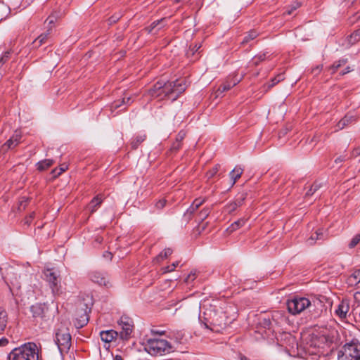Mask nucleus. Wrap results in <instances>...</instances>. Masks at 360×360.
Instances as JSON below:
<instances>
[{
	"label": "nucleus",
	"instance_id": "nucleus-1",
	"mask_svg": "<svg viewBox=\"0 0 360 360\" xmlns=\"http://www.w3.org/2000/svg\"><path fill=\"white\" fill-rule=\"evenodd\" d=\"M186 89L185 84H182L181 82L176 80L175 82H158L154 84L153 87L150 90V94L153 97H163L170 96L174 94L172 97V101H175L177 97L184 92Z\"/></svg>",
	"mask_w": 360,
	"mask_h": 360
},
{
	"label": "nucleus",
	"instance_id": "nucleus-2",
	"mask_svg": "<svg viewBox=\"0 0 360 360\" xmlns=\"http://www.w3.org/2000/svg\"><path fill=\"white\" fill-rule=\"evenodd\" d=\"M8 360H40L38 347L34 342H27L13 349L8 356Z\"/></svg>",
	"mask_w": 360,
	"mask_h": 360
},
{
	"label": "nucleus",
	"instance_id": "nucleus-3",
	"mask_svg": "<svg viewBox=\"0 0 360 360\" xmlns=\"http://www.w3.org/2000/svg\"><path fill=\"white\" fill-rule=\"evenodd\" d=\"M145 350L152 356H162L172 350L170 343L163 339H148L145 345Z\"/></svg>",
	"mask_w": 360,
	"mask_h": 360
},
{
	"label": "nucleus",
	"instance_id": "nucleus-4",
	"mask_svg": "<svg viewBox=\"0 0 360 360\" xmlns=\"http://www.w3.org/2000/svg\"><path fill=\"white\" fill-rule=\"evenodd\" d=\"M42 278L48 283L54 296H59L63 293L61 278L57 271L53 269H46L43 271Z\"/></svg>",
	"mask_w": 360,
	"mask_h": 360
},
{
	"label": "nucleus",
	"instance_id": "nucleus-5",
	"mask_svg": "<svg viewBox=\"0 0 360 360\" xmlns=\"http://www.w3.org/2000/svg\"><path fill=\"white\" fill-rule=\"evenodd\" d=\"M339 360H359L360 359V344L357 340H352L344 345L342 350L339 352Z\"/></svg>",
	"mask_w": 360,
	"mask_h": 360
},
{
	"label": "nucleus",
	"instance_id": "nucleus-6",
	"mask_svg": "<svg viewBox=\"0 0 360 360\" xmlns=\"http://www.w3.org/2000/svg\"><path fill=\"white\" fill-rule=\"evenodd\" d=\"M227 310L224 311L222 309H214L209 313L211 323L214 326H218L223 328L234 320V318H229L227 316Z\"/></svg>",
	"mask_w": 360,
	"mask_h": 360
},
{
	"label": "nucleus",
	"instance_id": "nucleus-7",
	"mask_svg": "<svg viewBox=\"0 0 360 360\" xmlns=\"http://www.w3.org/2000/svg\"><path fill=\"white\" fill-rule=\"evenodd\" d=\"M310 305L309 300L303 297H294L287 302L288 309L293 315L300 314Z\"/></svg>",
	"mask_w": 360,
	"mask_h": 360
},
{
	"label": "nucleus",
	"instance_id": "nucleus-8",
	"mask_svg": "<svg viewBox=\"0 0 360 360\" xmlns=\"http://www.w3.org/2000/svg\"><path fill=\"white\" fill-rule=\"evenodd\" d=\"M90 312L91 307L84 302L79 303L75 313L74 324L77 328H81L88 323Z\"/></svg>",
	"mask_w": 360,
	"mask_h": 360
},
{
	"label": "nucleus",
	"instance_id": "nucleus-9",
	"mask_svg": "<svg viewBox=\"0 0 360 360\" xmlns=\"http://www.w3.org/2000/svg\"><path fill=\"white\" fill-rule=\"evenodd\" d=\"M55 342L60 352H68L71 345V335L67 328H58L56 332Z\"/></svg>",
	"mask_w": 360,
	"mask_h": 360
},
{
	"label": "nucleus",
	"instance_id": "nucleus-10",
	"mask_svg": "<svg viewBox=\"0 0 360 360\" xmlns=\"http://www.w3.org/2000/svg\"><path fill=\"white\" fill-rule=\"evenodd\" d=\"M117 323L121 328V330L118 333L120 338L124 340L129 339L134 330L132 319L129 316H122Z\"/></svg>",
	"mask_w": 360,
	"mask_h": 360
},
{
	"label": "nucleus",
	"instance_id": "nucleus-11",
	"mask_svg": "<svg viewBox=\"0 0 360 360\" xmlns=\"http://www.w3.org/2000/svg\"><path fill=\"white\" fill-rule=\"evenodd\" d=\"M245 199V195L241 194L235 200L230 202L225 206V211L229 214H232L235 210H237L238 207L243 205Z\"/></svg>",
	"mask_w": 360,
	"mask_h": 360
},
{
	"label": "nucleus",
	"instance_id": "nucleus-12",
	"mask_svg": "<svg viewBox=\"0 0 360 360\" xmlns=\"http://www.w3.org/2000/svg\"><path fill=\"white\" fill-rule=\"evenodd\" d=\"M21 135L15 132L3 146V150L6 151L8 149L14 148L17 146L20 141Z\"/></svg>",
	"mask_w": 360,
	"mask_h": 360
},
{
	"label": "nucleus",
	"instance_id": "nucleus-13",
	"mask_svg": "<svg viewBox=\"0 0 360 360\" xmlns=\"http://www.w3.org/2000/svg\"><path fill=\"white\" fill-rule=\"evenodd\" d=\"M91 280L100 285L107 286L108 281L105 275L101 272L94 271L91 274Z\"/></svg>",
	"mask_w": 360,
	"mask_h": 360
},
{
	"label": "nucleus",
	"instance_id": "nucleus-14",
	"mask_svg": "<svg viewBox=\"0 0 360 360\" xmlns=\"http://www.w3.org/2000/svg\"><path fill=\"white\" fill-rule=\"evenodd\" d=\"M119 335L118 332L114 330H103L100 332L102 341L110 343Z\"/></svg>",
	"mask_w": 360,
	"mask_h": 360
},
{
	"label": "nucleus",
	"instance_id": "nucleus-15",
	"mask_svg": "<svg viewBox=\"0 0 360 360\" xmlns=\"http://www.w3.org/2000/svg\"><path fill=\"white\" fill-rule=\"evenodd\" d=\"M349 309V303L347 301L342 300L335 309V313L340 319H344L346 318Z\"/></svg>",
	"mask_w": 360,
	"mask_h": 360
},
{
	"label": "nucleus",
	"instance_id": "nucleus-16",
	"mask_svg": "<svg viewBox=\"0 0 360 360\" xmlns=\"http://www.w3.org/2000/svg\"><path fill=\"white\" fill-rule=\"evenodd\" d=\"M356 120L355 117L352 115H345L342 120H340L336 125L335 131H338L344 129L345 127L349 125L350 123Z\"/></svg>",
	"mask_w": 360,
	"mask_h": 360
},
{
	"label": "nucleus",
	"instance_id": "nucleus-17",
	"mask_svg": "<svg viewBox=\"0 0 360 360\" xmlns=\"http://www.w3.org/2000/svg\"><path fill=\"white\" fill-rule=\"evenodd\" d=\"M103 200V198L101 195H97L91 200L88 205V209L91 214L96 212L97 208L101 205Z\"/></svg>",
	"mask_w": 360,
	"mask_h": 360
},
{
	"label": "nucleus",
	"instance_id": "nucleus-18",
	"mask_svg": "<svg viewBox=\"0 0 360 360\" xmlns=\"http://www.w3.org/2000/svg\"><path fill=\"white\" fill-rule=\"evenodd\" d=\"M326 237L325 232L323 229H318L311 237L307 240L309 245H312L316 240H324Z\"/></svg>",
	"mask_w": 360,
	"mask_h": 360
},
{
	"label": "nucleus",
	"instance_id": "nucleus-19",
	"mask_svg": "<svg viewBox=\"0 0 360 360\" xmlns=\"http://www.w3.org/2000/svg\"><path fill=\"white\" fill-rule=\"evenodd\" d=\"M45 306L37 304L31 307V311L34 317H43L45 314Z\"/></svg>",
	"mask_w": 360,
	"mask_h": 360
},
{
	"label": "nucleus",
	"instance_id": "nucleus-20",
	"mask_svg": "<svg viewBox=\"0 0 360 360\" xmlns=\"http://www.w3.org/2000/svg\"><path fill=\"white\" fill-rule=\"evenodd\" d=\"M243 172V169L239 166H236L229 174L232 180V186L234 185L236 181L241 176Z\"/></svg>",
	"mask_w": 360,
	"mask_h": 360
},
{
	"label": "nucleus",
	"instance_id": "nucleus-21",
	"mask_svg": "<svg viewBox=\"0 0 360 360\" xmlns=\"http://www.w3.org/2000/svg\"><path fill=\"white\" fill-rule=\"evenodd\" d=\"M245 221H246V219H245L244 218H241V219L234 221L233 224H231L230 226H229L226 229V231L228 233H231L236 231L239 228L244 226V224H245Z\"/></svg>",
	"mask_w": 360,
	"mask_h": 360
},
{
	"label": "nucleus",
	"instance_id": "nucleus-22",
	"mask_svg": "<svg viewBox=\"0 0 360 360\" xmlns=\"http://www.w3.org/2000/svg\"><path fill=\"white\" fill-rule=\"evenodd\" d=\"M8 323V314L6 310L0 309V334L5 330Z\"/></svg>",
	"mask_w": 360,
	"mask_h": 360
},
{
	"label": "nucleus",
	"instance_id": "nucleus-23",
	"mask_svg": "<svg viewBox=\"0 0 360 360\" xmlns=\"http://www.w3.org/2000/svg\"><path fill=\"white\" fill-rule=\"evenodd\" d=\"M172 250L171 248H166L162 252H161L158 256H156L153 262L156 263H160L165 259L167 258L172 254Z\"/></svg>",
	"mask_w": 360,
	"mask_h": 360
},
{
	"label": "nucleus",
	"instance_id": "nucleus-24",
	"mask_svg": "<svg viewBox=\"0 0 360 360\" xmlns=\"http://www.w3.org/2000/svg\"><path fill=\"white\" fill-rule=\"evenodd\" d=\"M53 163V160L46 159L37 163V168L39 171L42 172L49 168Z\"/></svg>",
	"mask_w": 360,
	"mask_h": 360
},
{
	"label": "nucleus",
	"instance_id": "nucleus-25",
	"mask_svg": "<svg viewBox=\"0 0 360 360\" xmlns=\"http://www.w3.org/2000/svg\"><path fill=\"white\" fill-rule=\"evenodd\" d=\"M350 285H358L360 283V269H356L348 278Z\"/></svg>",
	"mask_w": 360,
	"mask_h": 360
},
{
	"label": "nucleus",
	"instance_id": "nucleus-26",
	"mask_svg": "<svg viewBox=\"0 0 360 360\" xmlns=\"http://www.w3.org/2000/svg\"><path fill=\"white\" fill-rule=\"evenodd\" d=\"M360 39V30L354 31L347 37V42L349 45H353L359 41Z\"/></svg>",
	"mask_w": 360,
	"mask_h": 360
},
{
	"label": "nucleus",
	"instance_id": "nucleus-27",
	"mask_svg": "<svg viewBox=\"0 0 360 360\" xmlns=\"http://www.w3.org/2000/svg\"><path fill=\"white\" fill-rule=\"evenodd\" d=\"M169 338L174 339L178 343H181L184 338V333L181 330H174L170 333Z\"/></svg>",
	"mask_w": 360,
	"mask_h": 360
},
{
	"label": "nucleus",
	"instance_id": "nucleus-28",
	"mask_svg": "<svg viewBox=\"0 0 360 360\" xmlns=\"http://www.w3.org/2000/svg\"><path fill=\"white\" fill-rule=\"evenodd\" d=\"M131 103V98H129V97L123 98L121 102L120 101L115 102L112 105L111 108H112V110H115L117 108H121L123 105H128Z\"/></svg>",
	"mask_w": 360,
	"mask_h": 360
},
{
	"label": "nucleus",
	"instance_id": "nucleus-29",
	"mask_svg": "<svg viewBox=\"0 0 360 360\" xmlns=\"http://www.w3.org/2000/svg\"><path fill=\"white\" fill-rule=\"evenodd\" d=\"M347 59H340L338 61L335 62L330 67V69L332 70V73H334L339 68L346 64Z\"/></svg>",
	"mask_w": 360,
	"mask_h": 360
},
{
	"label": "nucleus",
	"instance_id": "nucleus-30",
	"mask_svg": "<svg viewBox=\"0 0 360 360\" xmlns=\"http://www.w3.org/2000/svg\"><path fill=\"white\" fill-rule=\"evenodd\" d=\"M146 139L145 135H138L135 137V139L131 141V147L133 149L137 148L139 145L141 143Z\"/></svg>",
	"mask_w": 360,
	"mask_h": 360
},
{
	"label": "nucleus",
	"instance_id": "nucleus-31",
	"mask_svg": "<svg viewBox=\"0 0 360 360\" xmlns=\"http://www.w3.org/2000/svg\"><path fill=\"white\" fill-rule=\"evenodd\" d=\"M231 87H233V84H231L229 79H228L219 87L217 92L222 94L224 91L229 90Z\"/></svg>",
	"mask_w": 360,
	"mask_h": 360
},
{
	"label": "nucleus",
	"instance_id": "nucleus-32",
	"mask_svg": "<svg viewBox=\"0 0 360 360\" xmlns=\"http://www.w3.org/2000/svg\"><path fill=\"white\" fill-rule=\"evenodd\" d=\"M321 187V184L318 182H315L311 188L306 193V196L312 195L316 191H317Z\"/></svg>",
	"mask_w": 360,
	"mask_h": 360
},
{
	"label": "nucleus",
	"instance_id": "nucleus-33",
	"mask_svg": "<svg viewBox=\"0 0 360 360\" xmlns=\"http://www.w3.org/2000/svg\"><path fill=\"white\" fill-rule=\"evenodd\" d=\"M257 36V33L255 31H250L248 33V34L244 37L242 44L248 43L250 40L255 39Z\"/></svg>",
	"mask_w": 360,
	"mask_h": 360
},
{
	"label": "nucleus",
	"instance_id": "nucleus-34",
	"mask_svg": "<svg viewBox=\"0 0 360 360\" xmlns=\"http://www.w3.org/2000/svg\"><path fill=\"white\" fill-rule=\"evenodd\" d=\"M220 168L219 165H216L214 167H212L210 170L207 172V177L208 179L213 178L219 172Z\"/></svg>",
	"mask_w": 360,
	"mask_h": 360
},
{
	"label": "nucleus",
	"instance_id": "nucleus-35",
	"mask_svg": "<svg viewBox=\"0 0 360 360\" xmlns=\"http://www.w3.org/2000/svg\"><path fill=\"white\" fill-rule=\"evenodd\" d=\"M359 242H360V233H358V234H356V236H354L352 238V240H351V241H350V243H349V247L350 248H354L356 245H357V244H358Z\"/></svg>",
	"mask_w": 360,
	"mask_h": 360
},
{
	"label": "nucleus",
	"instance_id": "nucleus-36",
	"mask_svg": "<svg viewBox=\"0 0 360 360\" xmlns=\"http://www.w3.org/2000/svg\"><path fill=\"white\" fill-rule=\"evenodd\" d=\"M66 169H68V166L65 165H61V167L59 169H54L52 170V174L54 176H57L62 174L63 172H65Z\"/></svg>",
	"mask_w": 360,
	"mask_h": 360
},
{
	"label": "nucleus",
	"instance_id": "nucleus-37",
	"mask_svg": "<svg viewBox=\"0 0 360 360\" xmlns=\"http://www.w3.org/2000/svg\"><path fill=\"white\" fill-rule=\"evenodd\" d=\"M284 79V77L283 75H278L276 77L271 79V83L268 86V89H270L275 86L277 83H278L280 81L283 80Z\"/></svg>",
	"mask_w": 360,
	"mask_h": 360
},
{
	"label": "nucleus",
	"instance_id": "nucleus-38",
	"mask_svg": "<svg viewBox=\"0 0 360 360\" xmlns=\"http://www.w3.org/2000/svg\"><path fill=\"white\" fill-rule=\"evenodd\" d=\"M210 212V210L208 207H206V208H204L203 210H202L199 213L200 219L202 221L205 219L207 217V216L209 215Z\"/></svg>",
	"mask_w": 360,
	"mask_h": 360
},
{
	"label": "nucleus",
	"instance_id": "nucleus-39",
	"mask_svg": "<svg viewBox=\"0 0 360 360\" xmlns=\"http://www.w3.org/2000/svg\"><path fill=\"white\" fill-rule=\"evenodd\" d=\"M179 264V262H175L172 263L171 265L167 266L164 268L163 273H168V272H172V271H174L175 268L176 266H178Z\"/></svg>",
	"mask_w": 360,
	"mask_h": 360
},
{
	"label": "nucleus",
	"instance_id": "nucleus-40",
	"mask_svg": "<svg viewBox=\"0 0 360 360\" xmlns=\"http://www.w3.org/2000/svg\"><path fill=\"white\" fill-rule=\"evenodd\" d=\"M49 34V33L41 34V35H39L38 37V38L36 39L35 41H38L39 46L41 45L46 40V39L48 38Z\"/></svg>",
	"mask_w": 360,
	"mask_h": 360
},
{
	"label": "nucleus",
	"instance_id": "nucleus-41",
	"mask_svg": "<svg viewBox=\"0 0 360 360\" xmlns=\"http://www.w3.org/2000/svg\"><path fill=\"white\" fill-rule=\"evenodd\" d=\"M10 51H6L3 56L0 57V65L4 64L10 58Z\"/></svg>",
	"mask_w": 360,
	"mask_h": 360
},
{
	"label": "nucleus",
	"instance_id": "nucleus-42",
	"mask_svg": "<svg viewBox=\"0 0 360 360\" xmlns=\"http://www.w3.org/2000/svg\"><path fill=\"white\" fill-rule=\"evenodd\" d=\"M164 21V19H161L160 20L154 21L149 27H148V32L150 33L153 30L159 25L162 24Z\"/></svg>",
	"mask_w": 360,
	"mask_h": 360
},
{
	"label": "nucleus",
	"instance_id": "nucleus-43",
	"mask_svg": "<svg viewBox=\"0 0 360 360\" xmlns=\"http://www.w3.org/2000/svg\"><path fill=\"white\" fill-rule=\"evenodd\" d=\"M354 299L355 302L357 304L354 310H359L360 308V292H356L354 295Z\"/></svg>",
	"mask_w": 360,
	"mask_h": 360
},
{
	"label": "nucleus",
	"instance_id": "nucleus-44",
	"mask_svg": "<svg viewBox=\"0 0 360 360\" xmlns=\"http://www.w3.org/2000/svg\"><path fill=\"white\" fill-rule=\"evenodd\" d=\"M122 17V15L120 13L115 14L112 15L108 21L110 25L115 23L117 21L119 20V19Z\"/></svg>",
	"mask_w": 360,
	"mask_h": 360
},
{
	"label": "nucleus",
	"instance_id": "nucleus-45",
	"mask_svg": "<svg viewBox=\"0 0 360 360\" xmlns=\"http://www.w3.org/2000/svg\"><path fill=\"white\" fill-rule=\"evenodd\" d=\"M165 204H166L165 200H164V199L160 200L155 203V207L157 209H162L165 206Z\"/></svg>",
	"mask_w": 360,
	"mask_h": 360
},
{
	"label": "nucleus",
	"instance_id": "nucleus-46",
	"mask_svg": "<svg viewBox=\"0 0 360 360\" xmlns=\"http://www.w3.org/2000/svg\"><path fill=\"white\" fill-rule=\"evenodd\" d=\"M185 136H186L185 131H179V134H177L176 141L178 143H180L184 139Z\"/></svg>",
	"mask_w": 360,
	"mask_h": 360
},
{
	"label": "nucleus",
	"instance_id": "nucleus-47",
	"mask_svg": "<svg viewBox=\"0 0 360 360\" xmlns=\"http://www.w3.org/2000/svg\"><path fill=\"white\" fill-rule=\"evenodd\" d=\"M204 202V199L196 198L193 202V205L195 208H198Z\"/></svg>",
	"mask_w": 360,
	"mask_h": 360
},
{
	"label": "nucleus",
	"instance_id": "nucleus-48",
	"mask_svg": "<svg viewBox=\"0 0 360 360\" xmlns=\"http://www.w3.org/2000/svg\"><path fill=\"white\" fill-rule=\"evenodd\" d=\"M14 274L15 273L13 271H11V272L7 274V276L9 277L8 278L10 279L11 283L13 285H18V282L17 278H13L11 277V274Z\"/></svg>",
	"mask_w": 360,
	"mask_h": 360
},
{
	"label": "nucleus",
	"instance_id": "nucleus-49",
	"mask_svg": "<svg viewBox=\"0 0 360 360\" xmlns=\"http://www.w3.org/2000/svg\"><path fill=\"white\" fill-rule=\"evenodd\" d=\"M264 58H265L264 55H259L258 56L255 57L254 58V63L255 65H257L259 62L264 60Z\"/></svg>",
	"mask_w": 360,
	"mask_h": 360
},
{
	"label": "nucleus",
	"instance_id": "nucleus-50",
	"mask_svg": "<svg viewBox=\"0 0 360 360\" xmlns=\"http://www.w3.org/2000/svg\"><path fill=\"white\" fill-rule=\"evenodd\" d=\"M322 70V65H317L314 68L312 69V73H314L315 75H319Z\"/></svg>",
	"mask_w": 360,
	"mask_h": 360
},
{
	"label": "nucleus",
	"instance_id": "nucleus-51",
	"mask_svg": "<svg viewBox=\"0 0 360 360\" xmlns=\"http://www.w3.org/2000/svg\"><path fill=\"white\" fill-rule=\"evenodd\" d=\"M198 208H195V206L192 204L190 207L187 210L186 214H193Z\"/></svg>",
	"mask_w": 360,
	"mask_h": 360
},
{
	"label": "nucleus",
	"instance_id": "nucleus-52",
	"mask_svg": "<svg viewBox=\"0 0 360 360\" xmlns=\"http://www.w3.org/2000/svg\"><path fill=\"white\" fill-rule=\"evenodd\" d=\"M300 3L296 2V3L295 4V5H293L292 8L290 10H288V11H286V13H287L288 15H290V14L292 13V11H293V10L297 9V8L298 7H300Z\"/></svg>",
	"mask_w": 360,
	"mask_h": 360
},
{
	"label": "nucleus",
	"instance_id": "nucleus-53",
	"mask_svg": "<svg viewBox=\"0 0 360 360\" xmlns=\"http://www.w3.org/2000/svg\"><path fill=\"white\" fill-rule=\"evenodd\" d=\"M360 155V147L353 150L352 155L354 158Z\"/></svg>",
	"mask_w": 360,
	"mask_h": 360
},
{
	"label": "nucleus",
	"instance_id": "nucleus-54",
	"mask_svg": "<svg viewBox=\"0 0 360 360\" xmlns=\"http://www.w3.org/2000/svg\"><path fill=\"white\" fill-rule=\"evenodd\" d=\"M229 82H231V84H233V86H234L240 82V79L233 77L231 79L229 80Z\"/></svg>",
	"mask_w": 360,
	"mask_h": 360
},
{
	"label": "nucleus",
	"instance_id": "nucleus-55",
	"mask_svg": "<svg viewBox=\"0 0 360 360\" xmlns=\"http://www.w3.org/2000/svg\"><path fill=\"white\" fill-rule=\"evenodd\" d=\"M103 257L109 260H111L112 257V255L110 252H105L103 254Z\"/></svg>",
	"mask_w": 360,
	"mask_h": 360
},
{
	"label": "nucleus",
	"instance_id": "nucleus-56",
	"mask_svg": "<svg viewBox=\"0 0 360 360\" xmlns=\"http://www.w3.org/2000/svg\"><path fill=\"white\" fill-rule=\"evenodd\" d=\"M201 47V44H195L193 48L192 49L193 54H194L195 52H197L200 48Z\"/></svg>",
	"mask_w": 360,
	"mask_h": 360
},
{
	"label": "nucleus",
	"instance_id": "nucleus-57",
	"mask_svg": "<svg viewBox=\"0 0 360 360\" xmlns=\"http://www.w3.org/2000/svg\"><path fill=\"white\" fill-rule=\"evenodd\" d=\"M195 272H194V273H191V274H190L187 276V278H186V282H188L190 279H191V280H194V279H195Z\"/></svg>",
	"mask_w": 360,
	"mask_h": 360
},
{
	"label": "nucleus",
	"instance_id": "nucleus-58",
	"mask_svg": "<svg viewBox=\"0 0 360 360\" xmlns=\"http://www.w3.org/2000/svg\"><path fill=\"white\" fill-rule=\"evenodd\" d=\"M180 148V143L175 142L173 143L172 149L174 150H177Z\"/></svg>",
	"mask_w": 360,
	"mask_h": 360
},
{
	"label": "nucleus",
	"instance_id": "nucleus-59",
	"mask_svg": "<svg viewBox=\"0 0 360 360\" xmlns=\"http://www.w3.org/2000/svg\"><path fill=\"white\" fill-rule=\"evenodd\" d=\"M8 342V340L6 338H0V346H4L7 345Z\"/></svg>",
	"mask_w": 360,
	"mask_h": 360
},
{
	"label": "nucleus",
	"instance_id": "nucleus-60",
	"mask_svg": "<svg viewBox=\"0 0 360 360\" xmlns=\"http://www.w3.org/2000/svg\"><path fill=\"white\" fill-rule=\"evenodd\" d=\"M27 200H28V198H26V197H22V200H21V201H20V206H22V204H23L24 202H25V203H26ZM25 206H26V204H25L24 207H25Z\"/></svg>",
	"mask_w": 360,
	"mask_h": 360
},
{
	"label": "nucleus",
	"instance_id": "nucleus-61",
	"mask_svg": "<svg viewBox=\"0 0 360 360\" xmlns=\"http://www.w3.org/2000/svg\"><path fill=\"white\" fill-rule=\"evenodd\" d=\"M351 71H352L351 68L349 67H347L346 69L341 73V75H344Z\"/></svg>",
	"mask_w": 360,
	"mask_h": 360
},
{
	"label": "nucleus",
	"instance_id": "nucleus-62",
	"mask_svg": "<svg viewBox=\"0 0 360 360\" xmlns=\"http://www.w3.org/2000/svg\"><path fill=\"white\" fill-rule=\"evenodd\" d=\"M31 221H32V219L28 217H26L25 219V224H26L27 226H29L30 224Z\"/></svg>",
	"mask_w": 360,
	"mask_h": 360
},
{
	"label": "nucleus",
	"instance_id": "nucleus-63",
	"mask_svg": "<svg viewBox=\"0 0 360 360\" xmlns=\"http://www.w3.org/2000/svg\"><path fill=\"white\" fill-rule=\"evenodd\" d=\"M344 160V158H342V157H339L338 158L335 159V162L336 163H338V162H341Z\"/></svg>",
	"mask_w": 360,
	"mask_h": 360
},
{
	"label": "nucleus",
	"instance_id": "nucleus-64",
	"mask_svg": "<svg viewBox=\"0 0 360 360\" xmlns=\"http://www.w3.org/2000/svg\"><path fill=\"white\" fill-rule=\"evenodd\" d=\"M114 360H123L122 356L120 355H116Z\"/></svg>",
	"mask_w": 360,
	"mask_h": 360
}]
</instances>
